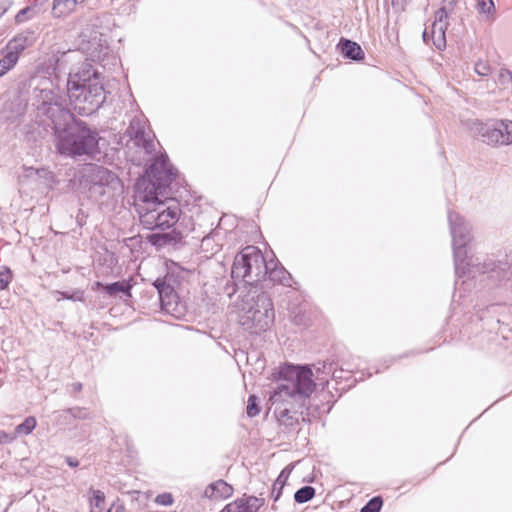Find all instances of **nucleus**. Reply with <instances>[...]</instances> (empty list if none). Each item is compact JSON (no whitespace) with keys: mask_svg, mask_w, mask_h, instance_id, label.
<instances>
[{"mask_svg":"<svg viewBox=\"0 0 512 512\" xmlns=\"http://www.w3.org/2000/svg\"><path fill=\"white\" fill-rule=\"evenodd\" d=\"M455 274V293L467 290L470 281L481 277L480 282L487 285H496L510 279L512 267L508 261L495 260L493 256L472 253V227L461 215L450 211L448 213Z\"/></svg>","mask_w":512,"mask_h":512,"instance_id":"1","label":"nucleus"},{"mask_svg":"<svg viewBox=\"0 0 512 512\" xmlns=\"http://www.w3.org/2000/svg\"><path fill=\"white\" fill-rule=\"evenodd\" d=\"M41 110L51 119L56 130L61 129L60 119L64 121V128L57 136L56 145L61 155L76 158L98 152L99 134L84 121L74 119L72 114L56 103L44 102Z\"/></svg>","mask_w":512,"mask_h":512,"instance_id":"2","label":"nucleus"},{"mask_svg":"<svg viewBox=\"0 0 512 512\" xmlns=\"http://www.w3.org/2000/svg\"><path fill=\"white\" fill-rule=\"evenodd\" d=\"M278 378L283 382L271 392L269 402L276 405L274 413L279 422L293 426L298 422V418L291 413L285 403L292 398H310L316 387L313 371L309 365L286 363L279 369Z\"/></svg>","mask_w":512,"mask_h":512,"instance_id":"3","label":"nucleus"},{"mask_svg":"<svg viewBox=\"0 0 512 512\" xmlns=\"http://www.w3.org/2000/svg\"><path fill=\"white\" fill-rule=\"evenodd\" d=\"M268 262L262 252L255 246H247L235 258L231 268V277L235 281H242L250 288L266 279Z\"/></svg>","mask_w":512,"mask_h":512,"instance_id":"4","label":"nucleus"},{"mask_svg":"<svg viewBox=\"0 0 512 512\" xmlns=\"http://www.w3.org/2000/svg\"><path fill=\"white\" fill-rule=\"evenodd\" d=\"M147 174L150 180L143 183L144 191L138 192L137 196L143 202L155 201L159 196L167 195V190L177 176V170L171 165L168 156L162 154L149 166Z\"/></svg>","mask_w":512,"mask_h":512,"instance_id":"5","label":"nucleus"},{"mask_svg":"<svg viewBox=\"0 0 512 512\" xmlns=\"http://www.w3.org/2000/svg\"><path fill=\"white\" fill-rule=\"evenodd\" d=\"M83 178L89 184V193L97 201L104 202L122 191L119 177L108 168L87 164L83 170Z\"/></svg>","mask_w":512,"mask_h":512,"instance_id":"6","label":"nucleus"},{"mask_svg":"<svg viewBox=\"0 0 512 512\" xmlns=\"http://www.w3.org/2000/svg\"><path fill=\"white\" fill-rule=\"evenodd\" d=\"M90 88H77L72 84L68 89V98L73 110L81 116H90L97 112L106 100L104 85L94 84Z\"/></svg>","mask_w":512,"mask_h":512,"instance_id":"7","label":"nucleus"},{"mask_svg":"<svg viewBox=\"0 0 512 512\" xmlns=\"http://www.w3.org/2000/svg\"><path fill=\"white\" fill-rule=\"evenodd\" d=\"M470 130L487 145L498 146L512 144L511 120H490L487 122L475 120L472 122Z\"/></svg>","mask_w":512,"mask_h":512,"instance_id":"8","label":"nucleus"},{"mask_svg":"<svg viewBox=\"0 0 512 512\" xmlns=\"http://www.w3.org/2000/svg\"><path fill=\"white\" fill-rule=\"evenodd\" d=\"M262 310H253L249 306L248 312L239 313V323L245 329L251 333L259 334L267 331L275 320V311L273 302L270 297H264L260 300V306Z\"/></svg>","mask_w":512,"mask_h":512,"instance_id":"9","label":"nucleus"},{"mask_svg":"<svg viewBox=\"0 0 512 512\" xmlns=\"http://www.w3.org/2000/svg\"><path fill=\"white\" fill-rule=\"evenodd\" d=\"M175 279L171 274L158 277L153 286L158 292L161 310L175 318L184 315V305L180 302L174 287Z\"/></svg>","mask_w":512,"mask_h":512,"instance_id":"10","label":"nucleus"},{"mask_svg":"<svg viewBox=\"0 0 512 512\" xmlns=\"http://www.w3.org/2000/svg\"><path fill=\"white\" fill-rule=\"evenodd\" d=\"M157 202V221L158 229L164 230L174 226L179 220L181 209L179 204L174 200L165 196H159ZM145 204L154 203L144 202Z\"/></svg>","mask_w":512,"mask_h":512,"instance_id":"11","label":"nucleus"},{"mask_svg":"<svg viewBox=\"0 0 512 512\" xmlns=\"http://www.w3.org/2000/svg\"><path fill=\"white\" fill-rule=\"evenodd\" d=\"M127 135L134 140L138 147H142L146 153H152L155 150L153 139L150 132L146 131V120L135 116L126 130Z\"/></svg>","mask_w":512,"mask_h":512,"instance_id":"12","label":"nucleus"},{"mask_svg":"<svg viewBox=\"0 0 512 512\" xmlns=\"http://www.w3.org/2000/svg\"><path fill=\"white\" fill-rule=\"evenodd\" d=\"M77 88H90L94 84L103 85L102 74L91 64L85 63L74 74H70L67 81V90L72 89V84Z\"/></svg>","mask_w":512,"mask_h":512,"instance_id":"13","label":"nucleus"},{"mask_svg":"<svg viewBox=\"0 0 512 512\" xmlns=\"http://www.w3.org/2000/svg\"><path fill=\"white\" fill-rule=\"evenodd\" d=\"M446 30L445 24L432 23L431 27H426L423 31L422 38L426 44L431 41L438 50H443L446 47Z\"/></svg>","mask_w":512,"mask_h":512,"instance_id":"14","label":"nucleus"},{"mask_svg":"<svg viewBox=\"0 0 512 512\" xmlns=\"http://www.w3.org/2000/svg\"><path fill=\"white\" fill-rule=\"evenodd\" d=\"M35 42L34 32L31 30L23 31L14 36L6 45L5 50L10 51L15 56L20 54Z\"/></svg>","mask_w":512,"mask_h":512,"instance_id":"15","label":"nucleus"},{"mask_svg":"<svg viewBox=\"0 0 512 512\" xmlns=\"http://www.w3.org/2000/svg\"><path fill=\"white\" fill-rule=\"evenodd\" d=\"M264 297H270V295L258 287H252L248 290V292L241 296V300L238 304L239 313L248 312V307L251 306V312L253 310H262L260 306V300Z\"/></svg>","mask_w":512,"mask_h":512,"instance_id":"16","label":"nucleus"},{"mask_svg":"<svg viewBox=\"0 0 512 512\" xmlns=\"http://www.w3.org/2000/svg\"><path fill=\"white\" fill-rule=\"evenodd\" d=\"M233 487L226 481L219 479L210 483L204 490L203 497L211 500L227 499L233 494Z\"/></svg>","mask_w":512,"mask_h":512,"instance_id":"17","label":"nucleus"},{"mask_svg":"<svg viewBox=\"0 0 512 512\" xmlns=\"http://www.w3.org/2000/svg\"><path fill=\"white\" fill-rule=\"evenodd\" d=\"M338 47L345 58L353 61H361L365 57L361 46L352 40L341 38Z\"/></svg>","mask_w":512,"mask_h":512,"instance_id":"18","label":"nucleus"},{"mask_svg":"<svg viewBox=\"0 0 512 512\" xmlns=\"http://www.w3.org/2000/svg\"><path fill=\"white\" fill-rule=\"evenodd\" d=\"M269 280L273 283H279L284 286H291V275L290 273L283 267L278 266L277 263L268 262V272L267 276Z\"/></svg>","mask_w":512,"mask_h":512,"instance_id":"19","label":"nucleus"},{"mask_svg":"<svg viewBox=\"0 0 512 512\" xmlns=\"http://www.w3.org/2000/svg\"><path fill=\"white\" fill-rule=\"evenodd\" d=\"M139 213L143 228L148 230L158 229L157 202L146 204L145 211H139Z\"/></svg>","mask_w":512,"mask_h":512,"instance_id":"20","label":"nucleus"},{"mask_svg":"<svg viewBox=\"0 0 512 512\" xmlns=\"http://www.w3.org/2000/svg\"><path fill=\"white\" fill-rule=\"evenodd\" d=\"M96 288H102L109 295H116L117 293H124L125 295L131 294L132 285L128 281H116L113 283L104 284L102 282L94 283Z\"/></svg>","mask_w":512,"mask_h":512,"instance_id":"21","label":"nucleus"},{"mask_svg":"<svg viewBox=\"0 0 512 512\" xmlns=\"http://www.w3.org/2000/svg\"><path fill=\"white\" fill-rule=\"evenodd\" d=\"M78 0H54L52 14L54 17H63L74 11Z\"/></svg>","mask_w":512,"mask_h":512,"instance_id":"22","label":"nucleus"},{"mask_svg":"<svg viewBox=\"0 0 512 512\" xmlns=\"http://www.w3.org/2000/svg\"><path fill=\"white\" fill-rule=\"evenodd\" d=\"M23 179L34 180L45 179V181H50L53 178V175L50 171L45 168H34V167H23V174L21 176Z\"/></svg>","mask_w":512,"mask_h":512,"instance_id":"23","label":"nucleus"},{"mask_svg":"<svg viewBox=\"0 0 512 512\" xmlns=\"http://www.w3.org/2000/svg\"><path fill=\"white\" fill-rule=\"evenodd\" d=\"M315 496V488L309 485L299 488L294 494V501L298 504H304Z\"/></svg>","mask_w":512,"mask_h":512,"instance_id":"24","label":"nucleus"},{"mask_svg":"<svg viewBox=\"0 0 512 512\" xmlns=\"http://www.w3.org/2000/svg\"><path fill=\"white\" fill-rule=\"evenodd\" d=\"M37 421L34 416H28L22 423L16 426L15 432L19 435H29L36 428Z\"/></svg>","mask_w":512,"mask_h":512,"instance_id":"25","label":"nucleus"},{"mask_svg":"<svg viewBox=\"0 0 512 512\" xmlns=\"http://www.w3.org/2000/svg\"><path fill=\"white\" fill-rule=\"evenodd\" d=\"M476 8L480 14L486 15L487 18L493 17L495 13L493 0H476Z\"/></svg>","mask_w":512,"mask_h":512,"instance_id":"26","label":"nucleus"},{"mask_svg":"<svg viewBox=\"0 0 512 512\" xmlns=\"http://www.w3.org/2000/svg\"><path fill=\"white\" fill-rule=\"evenodd\" d=\"M63 415H70L73 419L87 420L91 419L90 412L84 407H72L63 411Z\"/></svg>","mask_w":512,"mask_h":512,"instance_id":"27","label":"nucleus"},{"mask_svg":"<svg viewBox=\"0 0 512 512\" xmlns=\"http://www.w3.org/2000/svg\"><path fill=\"white\" fill-rule=\"evenodd\" d=\"M241 499L250 512H257L265 504L264 498L256 496H244Z\"/></svg>","mask_w":512,"mask_h":512,"instance_id":"28","label":"nucleus"},{"mask_svg":"<svg viewBox=\"0 0 512 512\" xmlns=\"http://www.w3.org/2000/svg\"><path fill=\"white\" fill-rule=\"evenodd\" d=\"M172 241L170 233H153L149 236V242L155 246H164Z\"/></svg>","mask_w":512,"mask_h":512,"instance_id":"29","label":"nucleus"},{"mask_svg":"<svg viewBox=\"0 0 512 512\" xmlns=\"http://www.w3.org/2000/svg\"><path fill=\"white\" fill-rule=\"evenodd\" d=\"M382 505V497L374 496L360 509V512H380Z\"/></svg>","mask_w":512,"mask_h":512,"instance_id":"30","label":"nucleus"},{"mask_svg":"<svg viewBox=\"0 0 512 512\" xmlns=\"http://www.w3.org/2000/svg\"><path fill=\"white\" fill-rule=\"evenodd\" d=\"M247 416L250 418L256 417L260 413V407L258 405V398L255 395H250L248 397L247 407H246Z\"/></svg>","mask_w":512,"mask_h":512,"instance_id":"31","label":"nucleus"},{"mask_svg":"<svg viewBox=\"0 0 512 512\" xmlns=\"http://www.w3.org/2000/svg\"><path fill=\"white\" fill-rule=\"evenodd\" d=\"M19 58L10 51L3 49V57L0 59V64L5 66L9 71L17 64Z\"/></svg>","mask_w":512,"mask_h":512,"instance_id":"32","label":"nucleus"},{"mask_svg":"<svg viewBox=\"0 0 512 512\" xmlns=\"http://www.w3.org/2000/svg\"><path fill=\"white\" fill-rule=\"evenodd\" d=\"M221 512H250L241 498L227 504Z\"/></svg>","mask_w":512,"mask_h":512,"instance_id":"33","label":"nucleus"},{"mask_svg":"<svg viewBox=\"0 0 512 512\" xmlns=\"http://www.w3.org/2000/svg\"><path fill=\"white\" fill-rule=\"evenodd\" d=\"M12 278V272L7 266H2L0 269V290L8 288Z\"/></svg>","mask_w":512,"mask_h":512,"instance_id":"34","label":"nucleus"},{"mask_svg":"<svg viewBox=\"0 0 512 512\" xmlns=\"http://www.w3.org/2000/svg\"><path fill=\"white\" fill-rule=\"evenodd\" d=\"M90 493L92 495L91 497V505L95 508L101 509L102 505L105 502V494L97 489H91Z\"/></svg>","mask_w":512,"mask_h":512,"instance_id":"35","label":"nucleus"},{"mask_svg":"<svg viewBox=\"0 0 512 512\" xmlns=\"http://www.w3.org/2000/svg\"><path fill=\"white\" fill-rule=\"evenodd\" d=\"M474 71L479 76L486 77L491 73V67L488 62L479 60L475 63Z\"/></svg>","mask_w":512,"mask_h":512,"instance_id":"36","label":"nucleus"},{"mask_svg":"<svg viewBox=\"0 0 512 512\" xmlns=\"http://www.w3.org/2000/svg\"><path fill=\"white\" fill-rule=\"evenodd\" d=\"M448 11L445 6H442L435 12V20L433 23L435 24H445L448 27Z\"/></svg>","mask_w":512,"mask_h":512,"instance_id":"37","label":"nucleus"},{"mask_svg":"<svg viewBox=\"0 0 512 512\" xmlns=\"http://www.w3.org/2000/svg\"><path fill=\"white\" fill-rule=\"evenodd\" d=\"M174 502V498L171 493L165 492L158 494L155 498V503L161 506H171Z\"/></svg>","mask_w":512,"mask_h":512,"instance_id":"38","label":"nucleus"},{"mask_svg":"<svg viewBox=\"0 0 512 512\" xmlns=\"http://www.w3.org/2000/svg\"><path fill=\"white\" fill-rule=\"evenodd\" d=\"M292 469H293V466L292 465H288L286 466L281 472L280 474L278 475L277 479L275 481H277V484L279 485H284L286 484V481L288 480L291 472H292Z\"/></svg>","mask_w":512,"mask_h":512,"instance_id":"39","label":"nucleus"},{"mask_svg":"<svg viewBox=\"0 0 512 512\" xmlns=\"http://www.w3.org/2000/svg\"><path fill=\"white\" fill-rule=\"evenodd\" d=\"M499 81L502 84H511L512 86V72L508 69H501L499 73Z\"/></svg>","mask_w":512,"mask_h":512,"instance_id":"40","label":"nucleus"},{"mask_svg":"<svg viewBox=\"0 0 512 512\" xmlns=\"http://www.w3.org/2000/svg\"><path fill=\"white\" fill-rule=\"evenodd\" d=\"M283 488H284V485L277 484V481H275L273 483L271 497L273 498L274 502H276L280 499V497L282 495Z\"/></svg>","mask_w":512,"mask_h":512,"instance_id":"41","label":"nucleus"},{"mask_svg":"<svg viewBox=\"0 0 512 512\" xmlns=\"http://www.w3.org/2000/svg\"><path fill=\"white\" fill-rule=\"evenodd\" d=\"M31 11V7L26 6L23 9H21L15 16V22L16 23H22L26 19V15Z\"/></svg>","mask_w":512,"mask_h":512,"instance_id":"42","label":"nucleus"},{"mask_svg":"<svg viewBox=\"0 0 512 512\" xmlns=\"http://www.w3.org/2000/svg\"><path fill=\"white\" fill-rule=\"evenodd\" d=\"M407 0H391L392 7L398 11H404Z\"/></svg>","mask_w":512,"mask_h":512,"instance_id":"43","label":"nucleus"},{"mask_svg":"<svg viewBox=\"0 0 512 512\" xmlns=\"http://www.w3.org/2000/svg\"><path fill=\"white\" fill-rule=\"evenodd\" d=\"M107 512H125V507L120 503H113Z\"/></svg>","mask_w":512,"mask_h":512,"instance_id":"44","label":"nucleus"},{"mask_svg":"<svg viewBox=\"0 0 512 512\" xmlns=\"http://www.w3.org/2000/svg\"><path fill=\"white\" fill-rule=\"evenodd\" d=\"M65 461L67 463V465L71 468H76L79 466V461L73 457H70V456H66L65 457Z\"/></svg>","mask_w":512,"mask_h":512,"instance_id":"45","label":"nucleus"},{"mask_svg":"<svg viewBox=\"0 0 512 512\" xmlns=\"http://www.w3.org/2000/svg\"><path fill=\"white\" fill-rule=\"evenodd\" d=\"M10 4H6L5 1L0 2V18L7 12Z\"/></svg>","mask_w":512,"mask_h":512,"instance_id":"46","label":"nucleus"},{"mask_svg":"<svg viewBox=\"0 0 512 512\" xmlns=\"http://www.w3.org/2000/svg\"><path fill=\"white\" fill-rule=\"evenodd\" d=\"M63 298L65 299H69V300H78L79 298L73 296V295H70L68 292H59Z\"/></svg>","mask_w":512,"mask_h":512,"instance_id":"47","label":"nucleus"},{"mask_svg":"<svg viewBox=\"0 0 512 512\" xmlns=\"http://www.w3.org/2000/svg\"><path fill=\"white\" fill-rule=\"evenodd\" d=\"M72 388L74 392H80L82 390V384L80 382L73 383Z\"/></svg>","mask_w":512,"mask_h":512,"instance_id":"48","label":"nucleus"},{"mask_svg":"<svg viewBox=\"0 0 512 512\" xmlns=\"http://www.w3.org/2000/svg\"><path fill=\"white\" fill-rule=\"evenodd\" d=\"M9 70L3 66L2 64H0V77L4 76Z\"/></svg>","mask_w":512,"mask_h":512,"instance_id":"49","label":"nucleus"},{"mask_svg":"<svg viewBox=\"0 0 512 512\" xmlns=\"http://www.w3.org/2000/svg\"><path fill=\"white\" fill-rule=\"evenodd\" d=\"M455 2H456V0H444L443 6H445L447 8L448 6H453Z\"/></svg>","mask_w":512,"mask_h":512,"instance_id":"50","label":"nucleus"},{"mask_svg":"<svg viewBox=\"0 0 512 512\" xmlns=\"http://www.w3.org/2000/svg\"><path fill=\"white\" fill-rule=\"evenodd\" d=\"M6 433L4 431H0V443L3 442V440L6 438Z\"/></svg>","mask_w":512,"mask_h":512,"instance_id":"51","label":"nucleus"},{"mask_svg":"<svg viewBox=\"0 0 512 512\" xmlns=\"http://www.w3.org/2000/svg\"><path fill=\"white\" fill-rule=\"evenodd\" d=\"M91 512H97V511H95V507L94 506L91 508Z\"/></svg>","mask_w":512,"mask_h":512,"instance_id":"52","label":"nucleus"},{"mask_svg":"<svg viewBox=\"0 0 512 512\" xmlns=\"http://www.w3.org/2000/svg\"><path fill=\"white\" fill-rule=\"evenodd\" d=\"M83 0H80V2H82Z\"/></svg>","mask_w":512,"mask_h":512,"instance_id":"53","label":"nucleus"}]
</instances>
